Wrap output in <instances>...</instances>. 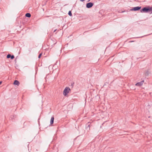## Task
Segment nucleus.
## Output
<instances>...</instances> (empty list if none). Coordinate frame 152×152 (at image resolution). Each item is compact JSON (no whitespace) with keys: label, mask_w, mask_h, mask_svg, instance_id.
<instances>
[{"label":"nucleus","mask_w":152,"mask_h":152,"mask_svg":"<svg viewBox=\"0 0 152 152\" xmlns=\"http://www.w3.org/2000/svg\"><path fill=\"white\" fill-rule=\"evenodd\" d=\"M140 11L141 12H149L152 11V7H144L140 10Z\"/></svg>","instance_id":"nucleus-1"},{"label":"nucleus","mask_w":152,"mask_h":152,"mask_svg":"<svg viewBox=\"0 0 152 152\" xmlns=\"http://www.w3.org/2000/svg\"><path fill=\"white\" fill-rule=\"evenodd\" d=\"M71 90L69 87H66L64 90L63 94L64 96H66Z\"/></svg>","instance_id":"nucleus-2"},{"label":"nucleus","mask_w":152,"mask_h":152,"mask_svg":"<svg viewBox=\"0 0 152 152\" xmlns=\"http://www.w3.org/2000/svg\"><path fill=\"white\" fill-rule=\"evenodd\" d=\"M94 5V4L92 2L88 3L86 4V7L88 8H90L91 7Z\"/></svg>","instance_id":"nucleus-3"},{"label":"nucleus","mask_w":152,"mask_h":152,"mask_svg":"<svg viewBox=\"0 0 152 152\" xmlns=\"http://www.w3.org/2000/svg\"><path fill=\"white\" fill-rule=\"evenodd\" d=\"M141 7H136L133 8L131 9L130 10L131 11H137L139 10H140V9H141Z\"/></svg>","instance_id":"nucleus-4"},{"label":"nucleus","mask_w":152,"mask_h":152,"mask_svg":"<svg viewBox=\"0 0 152 152\" xmlns=\"http://www.w3.org/2000/svg\"><path fill=\"white\" fill-rule=\"evenodd\" d=\"M144 82V80H143L141 81L136 83L135 85L138 86H142Z\"/></svg>","instance_id":"nucleus-5"},{"label":"nucleus","mask_w":152,"mask_h":152,"mask_svg":"<svg viewBox=\"0 0 152 152\" xmlns=\"http://www.w3.org/2000/svg\"><path fill=\"white\" fill-rule=\"evenodd\" d=\"M13 84L15 85H17L18 86L20 84V83L17 80H15Z\"/></svg>","instance_id":"nucleus-6"},{"label":"nucleus","mask_w":152,"mask_h":152,"mask_svg":"<svg viewBox=\"0 0 152 152\" xmlns=\"http://www.w3.org/2000/svg\"><path fill=\"white\" fill-rule=\"evenodd\" d=\"M87 127H86L87 128V129H88V128L89 129H88L89 130H90V127L91 126V123L89 122H88L87 124H86V126H87Z\"/></svg>","instance_id":"nucleus-7"},{"label":"nucleus","mask_w":152,"mask_h":152,"mask_svg":"<svg viewBox=\"0 0 152 152\" xmlns=\"http://www.w3.org/2000/svg\"><path fill=\"white\" fill-rule=\"evenodd\" d=\"M54 117H52L51 118L50 121V123L51 124H53V122H54Z\"/></svg>","instance_id":"nucleus-8"},{"label":"nucleus","mask_w":152,"mask_h":152,"mask_svg":"<svg viewBox=\"0 0 152 152\" xmlns=\"http://www.w3.org/2000/svg\"><path fill=\"white\" fill-rule=\"evenodd\" d=\"M31 14L30 13H26L25 15V16L28 18H30L31 17Z\"/></svg>","instance_id":"nucleus-9"},{"label":"nucleus","mask_w":152,"mask_h":152,"mask_svg":"<svg viewBox=\"0 0 152 152\" xmlns=\"http://www.w3.org/2000/svg\"><path fill=\"white\" fill-rule=\"evenodd\" d=\"M150 73V72L148 71V70L145 73V75H148Z\"/></svg>","instance_id":"nucleus-10"},{"label":"nucleus","mask_w":152,"mask_h":152,"mask_svg":"<svg viewBox=\"0 0 152 152\" xmlns=\"http://www.w3.org/2000/svg\"><path fill=\"white\" fill-rule=\"evenodd\" d=\"M68 14L70 16H71L72 15V12H71V11H69V12Z\"/></svg>","instance_id":"nucleus-11"},{"label":"nucleus","mask_w":152,"mask_h":152,"mask_svg":"<svg viewBox=\"0 0 152 152\" xmlns=\"http://www.w3.org/2000/svg\"><path fill=\"white\" fill-rule=\"evenodd\" d=\"M11 55L10 54H8L7 55V58H10Z\"/></svg>","instance_id":"nucleus-12"},{"label":"nucleus","mask_w":152,"mask_h":152,"mask_svg":"<svg viewBox=\"0 0 152 152\" xmlns=\"http://www.w3.org/2000/svg\"><path fill=\"white\" fill-rule=\"evenodd\" d=\"M15 58V57H14V56L13 55H11V57H10V58L11 59H13L14 58Z\"/></svg>","instance_id":"nucleus-13"},{"label":"nucleus","mask_w":152,"mask_h":152,"mask_svg":"<svg viewBox=\"0 0 152 152\" xmlns=\"http://www.w3.org/2000/svg\"><path fill=\"white\" fill-rule=\"evenodd\" d=\"M42 55V53H40V54H39V55L38 56V58H39L41 57V56Z\"/></svg>","instance_id":"nucleus-14"},{"label":"nucleus","mask_w":152,"mask_h":152,"mask_svg":"<svg viewBox=\"0 0 152 152\" xmlns=\"http://www.w3.org/2000/svg\"><path fill=\"white\" fill-rule=\"evenodd\" d=\"M84 1L85 0H80V1Z\"/></svg>","instance_id":"nucleus-15"},{"label":"nucleus","mask_w":152,"mask_h":152,"mask_svg":"<svg viewBox=\"0 0 152 152\" xmlns=\"http://www.w3.org/2000/svg\"><path fill=\"white\" fill-rule=\"evenodd\" d=\"M2 83V82L1 81H0V85H1Z\"/></svg>","instance_id":"nucleus-16"},{"label":"nucleus","mask_w":152,"mask_h":152,"mask_svg":"<svg viewBox=\"0 0 152 152\" xmlns=\"http://www.w3.org/2000/svg\"><path fill=\"white\" fill-rule=\"evenodd\" d=\"M56 30H57V29H55V30H54V31L53 32H55Z\"/></svg>","instance_id":"nucleus-17"},{"label":"nucleus","mask_w":152,"mask_h":152,"mask_svg":"<svg viewBox=\"0 0 152 152\" xmlns=\"http://www.w3.org/2000/svg\"><path fill=\"white\" fill-rule=\"evenodd\" d=\"M137 37V38H140V37Z\"/></svg>","instance_id":"nucleus-18"},{"label":"nucleus","mask_w":152,"mask_h":152,"mask_svg":"<svg viewBox=\"0 0 152 152\" xmlns=\"http://www.w3.org/2000/svg\"><path fill=\"white\" fill-rule=\"evenodd\" d=\"M124 12V11H122L121 12Z\"/></svg>","instance_id":"nucleus-19"},{"label":"nucleus","mask_w":152,"mask_h":152,"mask_svg":"<svg viewBox=\"0 0 152 152\" xmlns=\"http://www.w3.org/2000/svg\"><path fill=\"white\" fill-rule=\"evenodd\" d=\"M90 1V0H88V2H89V1Z\"/></svg>","instance_id":"nucleus-20"}]
</instances>
